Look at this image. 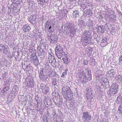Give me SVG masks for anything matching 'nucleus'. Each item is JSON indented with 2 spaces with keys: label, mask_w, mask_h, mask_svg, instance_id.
I'll return each mask as SVG.
<instances>
[{
  "label": "nucleus",
  "mask_w": 122,
  "mask_h": 122,
  "mask_svg": "<svg viewBox=\"0 0 122 122\" xmlns=\"http://www.w3.org/2000/svg\"><path fill=\"white\" fill-rule=\"evenodd\" d=\"M55 51L57 58L61 60L62 56L66 54L65 52H63L62 49L59 46H57L56 47Z\"/></svg>",
  "instance_id": "obj_1"
},
{
  "label": "nucleus",
  "mask_w": 122,
  "mask_h": 122,
  "mask_svg": "<svg viewBox=\"0 0 122 122\" xmlns=\"http://www.w3.org/2000/svg\"><path fill=\"white\" fill-rule=\"evenodd\" d=\"M111 87L109 91V94H110L111 95L116 94L118 90V86L116 85L115 84L113 83L112 84Z\"/></svg>",
  "instance_id": "obj_2"
},
{
  "label": "nucleus",
  "mask_w": 122,
  "mask_h": 122,
  "mask_svg": "<svg viewBox=\"0 0 122 122\" xmlns=\"http://www.w3.org/2000/svg\"><path fill=\"white\" fill-rule=\"evenodd\" d=\"M19 89V87L17 86V85L14 86L10 93L11 96L13 97L16 96L17 94Z\"/></svg>",
  "instance_id": "obj_3"
},
{
  "label": "nucleus",
  "mask_w": 122,
  "mask_h": 122,
  "mask_svg": "<svg viewBox=\"0 0 122 122\" xmlns=\"http://www.w3.org/2000/svg\"><path fill=\"white\" fill-rule=\"evenodd\" d=\"M62 92L63 93V95L66 96L67 94L71 92V90L70 88L68 86H64L62 88Z\"/></svg>",
  "instance_id": "obj_4"
},
{
  "label": "nucleus",
  "mask_w": 122,
  "mask_h": 122,
  "mask_svg": "<svg viewBox=\"0 0 122 122\" xmlns=\"http://www.w3.org/2000/svg\"><path fill=\"white\" fill-rule=\"evenodd\" d=\"M50 39L51 43L56 42L57 41L58 37L56 35L51 34L50 36L48 35V37Z\"/></svg>",
  "instance_id": "obj_5"
},
{
  "label": "nucleus",
  "mask_w": 122,
  "mask_h": 122,
  "mask_svg": "<svg viewBox=\"0 0 122 122\" xmlns=\"http://www.w3.org/2000/svg\"><path fill=\"white\" fill-rule=\"evenodd\" d=\"M83 115L82 118L83 119H84V121L85 122L89 121L91 119V116L87 112H84L83 113Z\"/></svg>",
  "instance_id": "obj_6"
},
{
  "label": "nucleus",
  "mask_w": 122,
  "mask_h": 122,
  "mask_svg": "<svg viewBox=\"0 0 122 122\" xmlns=\"http://www.w3.org/2000/svg\"><path fill=\"white\" fill-rule=\"evenodd\" d=\"M109 40L105 37H103L102 40L101 45L103 47H104L109 43Z\"/></svg>",
  "instance_id": "obj_7"
},
{
  "label": "nucleus",
  "mask_w": 122,
  "mask_h": 122,
  "mask_svg": "<svg viewBox=\"0 0 122 122\" xmlns=\"http://www.w3.org/2000/svg\"><path fill=\"white\" fill-rule=\"evenodd\" d=\"M62 60L64 61V63L66 64H68L70 61V59L69 58L68 56L66 54H64L62 56Z\"/></svg>",
  "instance_id": "obj_8"
},
{
  "label": "nucleus",
  "mask_w": 122,
  "mask_h": 122,
  "mask_svg": "<svg viewBox=\"0 0 122 122\" xmlns=\"http://www.w3.org/2000/svg\"><path fill=\"white\" fill-rule=\"evenodd\" d=\"M63 97L66 100L68 99L69 101H71L72 100L73 94L71 91L70 93L67 94L65 96H63Z\"/></svg>",
  "instance_id": "obj_9"
},
{
  "label": "nucleus",
  "mask_w": 122,
  "mask_h": 122,
  "mask_svg": "<svg viewBox=\"0 0 122 122\" xmlns=\"http://www.w3.org/2000/svg\"><path fill=\"white\" fill-rule=\"evenodd\" d=\"M38 73L40 79L43 81H46L47 79L46 77V76H45L44 75L42 71H39Z\"/></svg>",
  "instance_id": "obj_10"
},
{
  "label": "nucleus",
  "mask_w": 122,
  "mask_h": 122,
  "mask_svg": "<svg viewBox=\"0 0 122 122\" xmlns=\"http://www.w3.org/2000/svg\"><path fill=\"white\" fill-rule=\"evenodd\" d=\"M36 16L35 15H31L30 18H28V20L32 24H34V22H35L36 20Z\"/></svg>",
  "instance_id": "obj_11"
},
{
  "label": "nucleus",
  "mask_w": 122,
  "mask_h": 122,
  "mask_svg": "<svg viewBox=\"0 0 122 122\" xmlns=\"http://www.w3.org/2000/svg\"><path fill=\"white\" fill-rule=\"evenodd\" d=\"M89 36H91L90 33L88 30L85 31L82 36V38H86L89 37Z\"/></svg>",
  "instance_id": "obj_12"
},
{
  "label": "nucleus",
  "mask_w": 122,
  "mask_h": 122,
  "mask_svg": "<svg viewBox=\"0 0 122 122\" xmlns=\"http://www.w3.org/2000/svg\"><path fill=\"white\" fill-rule=\"evenodd\" d=\"M90 69L89 68H87L85 69L84 71V72L85 76H87L86 75H87L88 77H91V76L90 75Z\"/></svg>",
  "instance_id": "obj_13"
},
{
  "label": "nucleus",
  "mask_w": 122,
  "mask_h": 122,
  "mask_svg": "<svg viewBox=\"0 0 122 122\" xmlns=\"http://www.w3.org/2000/svg\"><path fill=\"white\" fill-rule=\"evenodd\" d=\"M97 29H98V31L102 33H104L105 31V28L102 25L98 26Z\"/></svg>",
  "instance_id": "obj_14"
},
{
  "label": "nucleus",
  "mask_w": 122,
  "mask_h": 122,
  "mask_svg": "<svg viewBox=\"0 0 122 122\" xmlns=\"http://www.w3.org/2000/svg\"><path fill=\"white\" fill-rule=\"evenodd\" d=\"M37 59V56L36 55V53L33 52L32 53L30 58V59L31 62L34 61L35 60H36Z\"/></svg>",
  "instance_id": "obj_15"
},
{
  "label": "nucleus",
  "mask_w": 122,
  "mask_h": 122,
  "mask_svg": "<svg viewBox=\"0 0 122 122\" xmlns=\"http://www.w3.org/2000/svg\"><path fill=\"white\" fill-rule=\"evenodd\" d=\"M22 29L25 32H28L30 30V28L28 25L27 24L23 26Z\"/></svg>",
  "instance_id": "obj_16"
},
{
  "label": "nucleus",
  "mask_w": 122,
  "mask_h": 122,
  "mask_svg": "<svg viewBox=\"0 0 122 122\" xmlns=\"http://www.w3.org/2000/svg\"><path fill=\"white\" fill-rule=\"evenodd\" d=\"M83 39V41L86 44H89L91 42V40L92 39L91 36H89L86 38H82Z\"/></svg>",
  "instance_id": "obj_17"
},
{
  "label": "nucleus",
  "mask_w": 122,
  "mask_h": 122,
  "mask_svg": "<svg viewBox=\"0 0 122 122\" xmlns=\"http://www.w3.org/2000/svg\"><path fill=\"white\" fill-rule=\"evenodd\" d=\"M0 50L1 51H3L4 53L5 54H6L8 51L7 49L5 48V46L2 44H0Z\"/></svg>",
  "instance_id": "obj_18"
},
{
  "label": "nucleus",
  "mask_w": 122,
  "mask_h": 122,
  "mask_svg": "<svg viewBox=\"0 0 122 122\" xmlns=\"http://www.w3.org/2000/svg\"><path fill=\"white\" fill-rule=\"evenodd\" d=\"M45 50H43L39 49L38 51V56L40 57L41 58H42L43 55L44 54Z\"/></svg>",
  "instance_id": "obj_19"
},
{
  "label": "nucleus",
  "mask_w": 122,
  "mask_h": 122,
  "mask_svg": "<svg viewBox=\"0 0 122 122\" xmlns=\"http://www.w3.org/2000/svg\"><path fill=\"white\" fill-rule=\"evenodd\" d=\"M78 25L80 27L84 28L85 26L84 22L82 20L80 21L78 24Z\"/></svg>",
  "instance_id": "obj_20"
},
{
  "label": "nucleus",
  "mask_w": 122,
  "mask_h": 122,
  "mask_svg": "<svg viewBox=\"0 0 122 122\" xmlns=\"http://www.w3.org/2000/svg\"><path fill=\"white\" fill-rule=\"evenodd\" d=\"M86 24L89 28H92L93 25V22L91 20H89L87 22Z\"/></svg>",
  "instance_id": "obj_21"
},
{
  "label": "nucleus",
  "mask_w": 122,
  "mask_h": 122,
  "mask_svg": "<svg viewBox=\"0 0 122 122\" xmlns=\"http://www.w3.org/2000/svg\"><path fill=\"white\" fill-rule=\"evenodd\" d=\"M49 88L45 86L43 89H42V92L45 94L46 93L49 91Z\"/></svg>",
  "instance_id": "obj_22"
},
{
  "label": "nucleus",
  "mask_w": 122,
  "mask_h": 122,
  "mask_svg": "<svg viewBox=\"0 0 122 122\" xmlns=\"http://www.w3.org/2000/svg\"><path fill=\"white\" fill-rule=\"evenodd\" d=\"M69 24L68 25V28L69 30H70L73 29H76L74 26V24L72 23H68Z\"/></svg>",
  "instance_id": "obj_23"
},
{
  "label": "nucleus",
  "mask_w": 122,
  "mask_h": 122,
  "mask_svg": "<svg viewBox=\"0 0 122 122\" xmlns=\"http://www.w3.org/2000/svg\"><path fill=\"white\" fill-rule=\"evenodd\" d=\"M116 102L118 104H120L122 103V98L121 97H118L116 101Z\"/></svg>",
  "instance_id": "obj_24"
},
{
  "label": "nucleus",
  "mask_w": 122,
  "mask_h": 122,
  "mask_svg": "<svg viewBox=\"0 0 122 122\" xmlns=\"http://www.w3.org/2000/svg\"><path fill=\"white\" fill-rule=\"evenodd\" d=\"M79 13L77 12V11H74V12L73 13V16L74 17H75V18H76L77 17H78L79 16Z\"/></svg>",
  "instance_id": "obj_25"
},
{
  "label": "nucleus",
  "mask_w": 122,
  "mask_h": 122,
  "mask_svg": "<svg viewBox=\"0 0 122 122\" xmlns=\"http://www.w3.org/2000/svg\"><path fill=\"white\" fill-rule=\"evenodd\" d=\"M52 24L50 22H48L47 21L46 23V28L48 29V28H49L50 26H51Z\"/></svg>",
  "instance_id": "obj_26"
},
{
  "label": "nucleus",
  "mask_w": 122,
  "mask_h": 122,
  "mask_svg": "<svg viewBox=\"0 0 122 122\" xmlns=\"http://www.w3.org/2000/svg\"><path fill=\"white\" fill-rule=\"evenodd\" d=\"M76 29H73L70 30H69L70 31V33L71 35H70L72 36H73L75 34V31H76Z\"/></svg>",
  "instance_id": "obj_27"
},
{
  "label": "nucleus",
  "mask_w": 122,
  "mask_h": 122,
  "mask_svg": "<svg viewBox=\"0 0 122 122\" xmlns=\"http://www.w3.org/2000/svg\"><path fill=\"white\" fill-rule=\"evenodd\" d=\"M85 78H83L81 80V82L83 83H85L87 81V79L88 77L87 76H85Z\"/></svg>",
  "instance_id": "obj_28"
},
{
  "label": "nucleus",
  "mask_w": 122,
  "mask_h": 122,
  "mask_svg": "<svg viewBox=\"0 0 122 122\" xmlns=\"http://www.w3.org/2000/svg\"><path fill=\"white\" fill-rule=\"evenodd\" d=\"M51 62L52 63H53L54 64V65L56 66V59L55 58H54V57L53 56L52 57L51 59Z\"/></svg>",
  "instance_id": "obj_29"
},
{
  "label": "nucleus",
  "mask_w": 122,
  "mask_h": 122,
  "mask_svg": "<svg viewBox=\"0 0 122 122\" xmlns=\"http://www.w3.org/2000/svg\"><path fill=\"white\" fill-rule=\"evenodd\" d=\"M57 79L56 78H53L52 80V84L53 85H55L57 84L56 81Z\"/></svg>",
  "instance_id": "obj_30"
},
{
  "label": "nucleus",
  "mask_w": 122,
  "mask_h": 122,
  "mask_svg": "<svg viewBox=\"0 0 122 122\" xmlns=\"http://www.w3.org/2000/svg\"><path fill=\"white\" fill-rule=\"evenodd\" d=\"M39 47L40 48V49L43 50H45H45L46 47L43 44H41V45H40Z\"/></svg>",
  "instance_id": "obj_31"
},
{
  "label": "nucleus",
  "mask_w": 122,
  "mask_h": 122,
  "mask_svg": "<svg viewBox=\"0 0 122 122\" xmlns=\"http://www.w3.org/2000/svg\"><path fill=\"white\" fill-rule=\"evenodd\" d=\"M47 31L51 33L53 32V30L51 26H50L49 28L47 29Z\"/></svg>",
  "instance_id": "obj_32"
},
{
  "label": "nucleus",
  "mask_w": 122,
  "mask_h": 122,
  "mask_svg": "<svg viewBox=\"0 0 122 122\" xmlns=\"http://www.w3.org/2000/svg\"><path fill=\"white\" fill-rule=\"evenodd\" d=\"M38 60V59H37L36 60H35L34 61H33L32 62L34 63L33 64H35V65L37 66V65L39 63Z\"/></svg>",
  "instance_id": "obj_33"
},
{
  "label": "nucleus",
  "mask_w": 122,
  "mask_h": 122,
  "mask_svg": "<svg viewBox=\"0 0 122 122\" xmlns=\"http://www.w3.org/2000/svg\"><path fill=\"white\" fill-rule=\"evenodd\" d=\"M119 112L120 113H122V104L120 105L119 107L118 110Z\"/></svg>",
  "instance_id": "obj_34"
},
{
  "label": "nucleus",
  "mask_w": 122,
  "mask_h": 122,
  "mask_svg": "<svg viewBox=\"0 0 122 122\" xmlns=\"http://www.w3.org/2000/svg\"><path fill=\"white\" fill-rule=\"evenodd\" d=\"M68 71L67 69H66L64 71V72H63L62 75L61 76V77H64L67 74V71Z\"/></svg>",
  "instance_id": "obj_35"
},
{
  "label": "nucleus",
  "mask_w": 122,
  "mask_h": 122,
  "mask_svg": "<svg viewBox=\"0 0 122 122\" xmlns=\"http://www.w3.org/2000/svg\"><path fill=\"white\" fill-rule=\"evenodd\" d=\"M91 11V10L90 9L89 10H85L84 11L86 15H90V13Z\"/></svg>",
  "instance_id": "obj_36"
},
{
  "label": "nucleus",
  "mask_w": 122,
  "mask_h": 122,
  "mask_svg": "<svg viewBox=\"0 0 122 122\" xmlns=\"http://www.w3.org/2000/svg\"><path fill=\"white\" fill-rule=\"evenodd\" d=\"M117 77H118V81H122V75H117Z\"/></svg>",
  "instance_id": "obj_37"
},
{
  "label": "nucleus",
  "mask_w": 122,
  "mask_h": 122,
  "mask_svg": "<svg viewBox=\"0 0 122 122\" xmlns=\"http://www.w3.org/2000/svg\"><path fill=\"white\" fill-rule=\"evenodd\" d=\"M56 73L55 71H52L51 72L50 74V76L52 77V76H56Z\"/></svg>",
  "instance_id": "obj_38"
},
{
  "label": "nucleus",
  "mask_w": 122,
  "mask_h": 122,
  "mask_svg": "<svg viewBox=\"0 0 122 122\" xmlns=\"http://www.w3.org/2000/svg\"><path fill=\"white\" fill-rule=\"evenodd\" d=\"M112 17L115 18V16L113 15H111L110 18H109V20L111 21H112Z\"/></svg>",
  "instance_id": "obj_39"
},
{
  "label": "nucleus",
  "mask_w": 122,
  "mask_h": 122,
  "mask_svg": "<svg viewBox=\"0 0 122 122\" xmlns=\"http://www.w3.org/2000/svg\"><path fill=\"white\" fill-rule=\"evenodd\" d=\"M28 86L29 87H33L34 86L33 84V83L32 82H31L30 83V84L29 85L28 84Z\"/></svg>",
  "instance_id": "obj_40"
},
{
  "label": "nucleus",
  "mask_w": 122,
  "mask_h": 122,
  "mask_svg": "<svg viewBox=\"0 0 122 122\" xmlns=\"http://www.w3.org/2000/svg\"><path fill=\"white\" fill-rule=\"evenodd\" d=\"M86 51H89L91 52H92V48H91L90 47H89L86 49Z\"/></svg>",
  "instance_id": "obj_41"
},
{
  "label": "nucleus",
  "mask_w": 122,
  "mask_h": 122,
  "mask_svg": "<svg viewBox=\"0 0 122 122\" xmlns=\"http://www.w3.org/2000/svg\"><path fill=\"white\" fill-rule=\"evenodd\" d=\"M103 82L105 84L106 83L107 84V83H109V82L108 81V79H105L104 80H103Z\"/></svg>",
  "instance_id": "obj_42"
},
{
  "label": "nucleus",
  "mask_w": 122,
  "mask_h": 122,
  "mask_svg": "<svg viewBox=\"0 0 122 122\" xmlns=\"http://www.w3.org/2000/svg\"><path fill=\"white\" fill-rule=\"evenodd\" d=\"M30 66L28 65L26 66V67L25 68H24V70H26V71H29V69L28 68V67L29 68L30 67Z\"/></svg>",
  "instance_id": "obj_43"
},
{
  "label": "nucleus",
  "mask_w": 122,
  "mask_h": 122,
  "mask_svg": "<svg viewBox=\"0 0 122 122\" xmlns=\"http://www.w3.org/2000/svg\"><path fill=\"white\" fill-rule=\"evenodd\" d=\"M88 61L87 60H84L83 61V63L84 65H87L88 63Z\"/></svg>",
  "instance_id": "obj_44"
},
{
  "label": "nucleus",
  "mask_w": 122,
  "mask_h": 122,
  "mask_svg": "<svg viewBox=\"0 0 122 122\" xmlns=\"http://www.w3.org/2000/svg\"><path fill=\"white\" fill-rule=\"evenodd\" d=\"M110 25V24L107 23L105 25V27H107L108 29L109 28V27Z\"/></svg>",
  "instance_id": "obj_45"
},
{
  "label": "nucleus",
  "mask_w": 122,
  "mask_h": 122,
  "mask_svg": "<svg viewBox=\"0 0 122 122\" xmlns=\"http://www.w3.org/2000/svg\"><path fill=\"white\" fill-rule=\"evenodd\" d=\"M119 61L122 63V55L119 57Z\"/></svg>",
  "instance_id": "obj_46"
},
{
  "label": "nucleus",
  "mask_w": 122,
  "mask_h": 122,
  "mask_svg": "<svg viewBox=\"0 0 122 122\" xmlns=\"http://www.w3.org/2000/svg\"><path fill=\"white\" fill-rule=\"evenodd\" d=\"M100 37H97L96 38L95 37V39H96L97 42H98L99 41Z\"/></svg>",
  "instance_id": "obj_47"
},
{
  "label": "nucleus",
  "mask_w": 122,
  "mask_h": 122,
  "mask_svg": "<svg viewBox=\"0 0 122 122\" xmlns=\"http://www.w3.org/2000/svg\"><path fill=\"white\" fill-rule=\"evenodd\" d=\"M3 62L0 61V67H1L3 65Z\"/></svg>",
  "instance_id": "obj_48"
},
{
  "label": "nucleus",
  "mask_w": 122,
  "mask_h": 122,
  "mask_svg": "<svg viewBox=\"0 0 122 122\" xmlns=\"http://www.w3.org/2000/svg\"><path fill=\"white\" fill-rule=\"evenodd\" d=\"M84 5L86 7H87L88 6H89V4L88 3H85V4H84Z\"/></svg>",
  "instance_id": "obj_49"
},
{
  "label": "nucleus",
  "mask_w": 122,
  "mask_h": 122,
  "mask_svg": "<svg viewBox=\"0 0 122 122\" xmlns=\"http://www.w3.org/2000/svg\"><path fill=\"white\" fill-rule=\"evenodd\" d=\"M114 72V70L113 69H111L110 71L109 70L108 71L109 74H110L111 73H113Z\"/></svg>",
  "instance_id": "obj_50"
},
{
  "label": "nucleus",
  "mask_w": 122,
  "mask_h": 122,
  "mask_svg": "<svg viewBox=\"0 0 122 122\" xmlns=\"http://www.w3.org/2000/svg\"><path fill=\"white\" fill-rule=\"evenodd\" d=\"M7 91V90H6L4 88L3 89V91H2V92H4L5 94V93H7L6 91Z\"/></svg>",
  "instance_id": "obj_51"
},
{
  "label": "nucleus",
  "mask_w": 122,
  "mask_h": 122,
  "mask_svg": "<svg viewBox=\"0 0 122 122\" xmlns=\"http://www.w3.org/2000/svg\"><path fill=\"white\" fill-rule=\"evenodd\" d=\"M60 105L61 104L60 102H59L58 103H57V104L56 105V106L58 107H60Z\"/></svg>",
  "instance_id": "obj_52"
},
{
  "label": "nucleus",
  "mask_w": 122,
  "mask_h": 122,
  "mask_svg": "<svg viewBox=\"0 0 122 122\" xmlns=\"http://www.w3.org/2000/svg\"><path fill=\"white\" fill-rule=\"evenodd\" d=\"M22 68L24 69V68H25V64H23V63H22V66H21Z\"/></svg>",
  "instance_id": "obj_53"
},
{
  "label": "nucleus",
  "mask_w": 122,
  "mask_h": 122,
  "mask_svg": "<svg viewBox=\"0 0 122 122\" xmlns=\"http://www.w3.org/2000/svg\"><path fill=\"white\" fill-rule=\"evenodd\" d=\"M4 88L7 91L9 89V88L8 86H6Z\"/></svg>",
  "instance_id": "obj_54"
},
{
  "label": "nucleus",
  "mask_w": 122,
  "mask_h": 122,
  "mask_svg": "<svg viewBox=\"0 0 122 122\" xmlns=\"http://www.w3.org/2000/svg\"><path fill=\"white\" fill-rule=\"evenodd\" d=\"M8 45H9L10 46V47H11V46H12V44L11 43H8Z\"/></svg>",
  "instance_id": "obj_55"
},
{
  "label": "nucleus",
  "mask_w": 122,
  "mask_h": 122,
  "mask_svg": "<svg viewBox=\"0 0 122 122\" xmlns=\"http://www.w3.org/2000/svg\"><path fill=\"white\" fill-rule=\"evenodd\" d=\"M16 47H14V48H13V51H15V50L16 49Z\"/></svg>",
  "instance_id": "obj_56"
},
{
  "label": "nucleus",
  "mask_w": 122,
  "mask_h": 122,
  "mask_svg": "<svg viewBox=\"0 0 122 122\" xmlns=\"http://www.w3.org/2000/svg\"><path fill=\"white\" fill-rule=\"evenodd\" d=\"M36 98H35V99H36V100L37 101V99H38L37 98L36 99Z\"/></svg>",
  "instance_id": "obj_57"
},
{
  "label": "nucleus",
  "mask_w": 122,
  "mask_h": 122,
  "mask_svg": "<svg viewBox=\"0 0 122 122\" xmlns=\"http://www.w3.org/2000/svg\"><path fill=\"white\" fill-rule=\"evenodd\" d=\"M80 0H79L78 1V3H79V2H80Z\"/></svg>",
  "instance_id": "obj_58"
},
{
  "label": "nucleus",
  "mask_w": 122,
  "mask_h": 122,
  "mask_svg": "<svg viewBox=\"0 0 122 122\" xmlns=\"http://www.w3.org/2000/svg\"><path fill=\"white\" fill-rule=\"evenodd\" d=\"M57 104V103H55V105H56V104Z\"/></svg>",
  "instance_id": "obj_59"
},
{
  "label": "nucleus",
  "mask_w": 122,
  "mask_h": 122,
  "mask_svg": "<svg viewBox=\"0 0 122 122\" xmlns=\"http://www.w3.org/2000/svg\"><path fill=\"white\" fill-rule=\"evenodd\" d=\"M44 1L45 2V3L46 2V1L45 0H44Z\"/></svg>",
  "instance_id": "obj_60"
},
{
  "label": "nucleus",
  "mask_w": 122,
  "mask_h": 122,
  "mask_svg": "<svg viewBox=\"0 0 122 122\" xmlns=\"http://www.w3.org/2000/svg\"><path fill=\"white\" fill-rule=\"evenodd\" d=\"M38 47V48H39L38 47Z\"/></svg>",
  "instance_id": "obj_61"
}]
</instances>
